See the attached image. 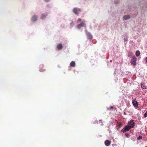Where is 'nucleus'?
Instances as JSON below:
<instances>
[{"mask_svg": "<svg viewBox=\"0 0 147 147\" xmlns=\"http://www.w3.org/2000/svg\"><path fill=\"white\" fill-rule=\"evenodd\" d=\"M136 58L135 56L132 57V58L131 60V63L133 65H136Z\"/></svg>", "mask_w": 147, "mask_h": 147, "instance_id": "nucleus-1", "label": "nucleus"}, {"mask_svg": "<svg viewBox=\"0 0 147 147\" xmlns=\"http://www.w3.org/2000/svg\"><path fill=\"white\" fill-rule=\"evenodd\" d=\"M129 126L131 128H133L135 125V123L134 120H131L128 122Z\"/></svg>", "mask_w": 147, "mask_h": 147, "instance_id": "nucleus-2", "label": "nucleus"}, {"mask_svg": "<svg viewBox=\"0 0 147 147\" xmlns=\"http://www.w3.org/2000/svg\"><path fill=\"white\" fill-rule=\"evenodd\" d=\"M131 128L129 126L127 125L124 127L121 130V131L123 133H124L127 131H129Z\"/></svg>", "mask_w": 147, "mask_h": 147, "instance_id": "nucleus-3", "label": "nucleus"}, {"mask_svg": "<svg viewBox=\"0 0 147 147\" xmlns=\"http://www.w3.org/2000/svg\"><path fill=\"white\" fill-rule=\"evenodd\" d=\"M82 27H86L84 21L82 22L80 24L77 25V27L78 28H80Z\"/></svg>", "mask_w": 147, "mask_h": 147, "instance_id": "nucleus-4", "label": "nucleus"}, {"mask_svg": "<svg viewBox=\"0 0 147 147\" xmlns=\"http://www.w3.org/2000/svg\"><path fill=\"white\" fill-rule=\"evenodd\" d=\"M81 9L80 8H75L73 9V12L76 15L78 14V12L79 11H80Z\"/></svg>", "mask_w": 147, "mask_h": 147, "instance_id": "nucleus-5", "label": "nucleus"}, {"mask_svg": "<svg viewBox=\"0 0 147 147\" xmlns=\"http://www.w3.org/2000/svg\"><path fill=\"white\" fill-rule=\"evenodd\" d=\"M132 103L134 107H138V102L136 101V99H133Z\"/></svg>", "mask_w": 147, "mask_h": 147, "instance_id": "nucleus-6", "label": "nucleus"}, {"mask_svg": "<svg viewBox=\"0 0 147 147\" xmlns=\"http://www.w3.org/2000/svg\"><path fill=\"white\" fill-rule=\"evenodd\" d=\"M86 34L87 36L88 37V38L90 40L92 38V36L91 34L88 32L87 30L86 31Z\"/></svg>", "mask_w": 147, "mask_h": 147, "instance_id": "nucleus-7", "label": "nucleus"}, {"mask_svg": "<svg viewBox=\"0 0 147 147\" xmlns=\"http://www.w3.org/2000/svg\"><path fill=\"white\" fill-rule=\"evenodd\" d=\"M111 142L109 140H106L105 142V144L106 146H108L111 144Z\"/></svg>", "mask_w": 147, "mask_h": 147, "instance_id": "nucleus-8", "label": "nucleus"}, {"mask_svg": "<svg viewBox=\"0 0 147 147\" xmlns=\"http://www.w3.org/2000/svg\"><path fill=\"white\" fill-rule=\"evenodd\" d=\"M37 18V16L36 15L33 16L31 18V20L32 21L34 22L36 21Z\"/></svg>", "mask_w": 147, "mask_h": 147, "instance_id": "nucleus-9", "label": "nucleus"}, {"mask_svg": "<svg viewBox=\"0 0 147 147\" xmlns=\"http://www.w3.org/2000/svg\"><path fill=\"white\" fill-rule=\"evenodd\" d=\"M62 45L61 43L58 44L57 45V48L59 50L61 49L62 48Z\"/></svg>", "mask_w": 147, "mask_h": 147, "instance_id": "nucleus-10", "label": "nucleus"}, {"mask_svg": "<svg viewBox=\"0 0 147 147\" xmlns=\"http://www.w3.org/2000/svg\"><path fill=\"white\" fill-rule=\"evenodd\" d=\"M130 18V16L129 15H126L123 16V20H127L129 19Z\"/></svg>", "mask_w": 147, "mask_h": 147, "instance_id": "nucleus-11", "label": "nucleus"}, {"mask_svg": "<svg viewBox=\"0 0 147 147\" xmlns=\"http://www.w3.org/2000/svg\"><path fill=\"white\" fill-rule=\"evenodd\" d=\"M44 68V66L43 65H41L39 66L40 71H43L45 70L44 69H43Z\"/></svg>", "mask_w": 147, "mask_h": 147, "instance_id": "nucleus-12", "label": "nucleus"}, {"mask_svg": "<svg viewBox=\"0 0 147 147\" xmlns=\"http://www.w3.org/2000/svg\"><path fill=\"white\" fill-rule=\"evenodd\" d=\"M70 65L71 67H74L75 65V63L74 61H72L70 63Z\"/></svg>", "mask_w": 147, "mask_h": 147, "instance_id": "nucleus-13", "label": "nucleus"}, {"mask_svg": "<svg viewBox=\"0 0 147 147\" xmlns=\"http://www.w3.org/2000/svg\"><path fill=\"white\" fill-rule=\"evenodd\" d=\"M47 16V14H42L41 16V18L42 19H43Z\"/></svg>", "mask_w": 147, "mask_h": 147, "instance_id": "nucleus-14", "label": "nucleus"}, {"mask_svg": "<svg viewBox=\"0 0 147 147\" xmlns=\"http://www.w3.org/2000/svg\"><path fill=\"white\" fill-rule=\"evenodd\" d=\"M140 53L139 51H137L136 53V55L137 57H138L140 56Z\"/></svg>", "mask_w": 147, "mask_h": 147, "instance_id": "nucleus-15", "label": "nucleus"}, {"mask_svg": "<svg viewBox=\"0 0 147 147\" xmlns=\"http://www.w3.org/2000/svg\"><path fill=\"white\" fill-rule=\"evenodd\" d=\"M141 87L142 88L144 89H146V86H145V85H144V84H141Z\"/></svg>", "mask_w": 147, "mask_h": 147, "instance_id": "nucleus-16", "label": "nucleus"}, {"mask_svg": "<svg viewBox=\"0 0 147 147\" xmlns=\"http://www.w3.org/2000/svg\"><path fill=\"white\" fill-rule=\"evenodd\" d=\"M142 137L141 136H140L138 137L137 138V139L138 140H140V139H142Z\"/></svg>", "mask_w": 147, "mask_h": 147, "instance_id": "nucleus-17", "label": "nucleus"}, {"mask_svg": "<svg viewBox=\"0 0 147 147\" xmlns=\"http://www.w3.org/2000/svg\"><path fill=\"white\" fill-rule=\"evenodd\" d=\"M147 117V111H146V113L144 114V118H146Z\"/></svg>", "mask_w": 147, "mask_h": 147, "instance_id": "nucleus-18", "label": "nucleus"}, {"mask_svg": "<svg viewBox=\"0 0 147 147\" xmlns=\"http://www.w3.org/2000/svg\"><path fill=\"white\" fill-rule=\"evenodd\" d=\"M82 21V19L81 18H79L77 20V22H80Z\"/></svg>", "mask_w": 147, "mask_h": 147, "instance_id": "nucleus-19", "label": "nucleus"}, {"mask_svg": "<svg viewBox=\"0 0 147 147\" xmlns=\"http://www.w3.org/2000/svg\"><path fill=\"white\" fill-rule=\"evenodd\" d=\"M74 24V23L73 22H72L70 24V25L71 26H72Z\"/></svg>", "mask_w": 147, "mask_h": 147, "instance_id": "nucleus-20", "label": "nucleus"}, {"mask_svg": "<svg viewBox=\"0 0 147 147\" xmlns=\"http://www.w3.org/2000/svg\"><path fill=\"white\" fill-rule=\"evenodd\" d=\"M124 40L125 41H127V38H124Z\"/></svg>", "mask_w": 147, "mask_h": 147, "instance_id": "nucleus-21", "label": "nucleus"}, {"mask_svg": "<svg viewBox=\"0 0 147 147\" xmlns=\"http://www.w3.org/2000/svg\"><path fill=\"white\" fill-rule=\"evenodd\" d=\"M146 62L147 63V57H146Z\"/></svg>", "mask_w": 147, "mask_h": 147, "instance_id": "nucleus-22", "label": "nucleus"}, {"mask_svg": "<svg viewBox=\"0 0 147 147\" xmlns=\"http://www.w3.org/2000/svg\"><path fill=\"white\" fill-rule=\"evenodd\" d=\"M126 136L128 137V136L129 135V134H126Z\"/></svg>", "mask_w": 147, "mask_h": 147, "instance_id": "nucleus-23", "label": "nucleus"}, {"mask_svg": "<svg viewBox=\"0 0 147 147\" xmlns=\"http://www.w3.org/2000/svg\"><path fill=\"white\" fill-rule=\"evenodd\" d=\"M45 1L47 2L49 1V0H45Z\"/></svg>", "mask_w": 147, "mask_h": 147, "instance_id": "nucleus-24", "label": "nucleus"}, {"mask_svg": "<svg viewBox=\"0 0 147 147\" xmlns=\"http://www.w3.org/2000/svg\"><path fill=\"white\" fill-rule=\"evenodd\" d=\"M115 4H117L118 3V2H116V1H115Z\"/></svg>", "mask_w": 147, "mask_h": 147, "instance_id": "nucleus-25", "label": "nucleus"}, {"mask_svg": "<svg viewBox=\"0 0 147 147\" xmlns=\"http://www.w3.org/2000/svg\"><path fill=\"white\" fill-rule=\"evenodd\" d=\"M121 126V124H120V125H119V127H120Z\"/></svg>", "mask_w": 147, "mask_h": 147, "instance_id": "nucleus-26", "label": "nucleus"}, {"mask_svg": "<svg viewBox=\"0 0 147 147\" xmlns=\"http://www.w3.org/2000/svg\"><path fill=\"white\" fill-rule=\"evenodd\" d=\"M111 108H113V107H111Z\"/></svg>", "mask_w": 147, "mask_h": 147, "instance_id": "nucleus-27", "label": "nucleus"}]
</instances>
